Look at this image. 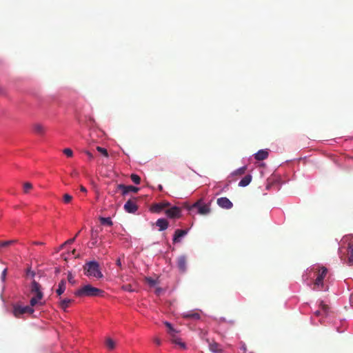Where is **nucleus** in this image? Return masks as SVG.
Masks as SVG:
<instances>
[{
	"label": "nucleus",
	"mask_w": 353,
	"mask_h": 353,
	"mask_svg": "<svg viewBox=\"0 0 353 353\" xmlns=\"http://www.w3.org/2000/svg\"><path fill=\"white\" fill-rule=\"evenodd\" d=\"M170 205V204L168 202L155 203L152 206L151 210H152V212H153L154 213H159L163 210L169 207Z\"/></svg>",
	"instance_id": "nucleus-12"
},
{
	"label": "nucleus",
	"mask_w": 353,
	"mask_h": 353,
	"mask_svg": "<svg viewBox=\"0 0 353 353\" xmlns=\"http://www.w3.org/2000/svg\"><path fill=\"white\" fill-rule=\"evenodd\" d=\"M183 318L186 319L199 320L201 319V315L194 311H190L188 312L183 313L182 314Z\"/></svg>",
	"instance_id": "nucleus-16"
},
{
	"label": "nucleus",
	"mask_w": 353,
	"mask_h": 353,
	"mask_svg": "<svg viewBox=\"0 0 353 353\" xmlns=\"http://www.w3.org/2000/svg\"><path fill=\"white\" fill-rule=\"evenodd\" d=\"M209 345L210 351L214 353H222L223 350L220 344L216 342H210L208 339L206 340Z\"/></svg>",
	"instance_id": "nucleus-14"
},
{
	"label": "nucleus",
	"mask_w": 353,
	"mask_h": 353,
	"mask_svg": "<svg viewBox=\"0 0 353 353\" xmlns=\"http://www.w3.org/2000/svg\"><path fill=\"white\" fill-rule=\"evenodd\" d=\"M73 301L72 299H61L59 305L60 308H61L63 310L65 311L66 309L69 307V305Z\"/></svg>",
	"instance_id": "nucleus-20"
},
{
	"label": "nucleus",
	"mask_w": 353,
	"mask_h": 353,
	"mask_svg": "<svg viewBox=\"0 0 353 353\" xmlns=\"http://www.w3.org/2000/svg\"><path fill=\"white\" fill-rule=\"evenodd\" d=\"M85 152L86 155L88 156V157L89 158V159L91 160V159H92L94 158L92 154L90 152L85 151Z\"/></svg>",
	"instance_id": "nucleus-40"
},
{
	"label": "nucleus",
	"mask_w": 353,
	"mask_h": 353,
	"mask_svg": "<svg viewBox=\"0 0 353 353\" xmlns=\"http://www.w3.org/2000/svg\"><path fill=\"white\" fill-rule=\"evenodd\" d=\"M34 311V309L29 305H14L13 309V314L15 317L19 318L23 314H32Z\"/></svg>",
	"instance_id": "nucleus-6"
},
{
	"label": "nucleus",
	"mask_w": 353,
	"mask_h": 353,
	"mask_svg": "<svg viewBox=\"0 0 353 353\" xmlns=\"http://www.w3.org/2000/svg\"><path fill=\"white\" fill-rule=\"evenodd\" d=\"M137 198L128 200L124 205V210L128 213H135L138 209Z\"/></svg>",
	"instance_id": "nucleus-8"
},
{
	"label": "nucleus",
	"mask_w": 353,
	"mask_h": 353,
	"mask_svg": "<svg viewBox=\"0 0 353 353\" xmlns=\"http://www.w3.org/2000/svg\"><path fill=\"white\" fill-rule=\"evenodd\" d=\"M7 274V269H4L1 273V279L3 281H5Z\"/></svg>",
	"instance_id": "nucleus-38"
},
{
	"label": "nucleus",
	"mask_w": 353,
	"mask_h": 353,
	"mask_svg": "<svg viewBox=\"0 0 353 353\" xmlns=\"http://www.w3.org/2000/svg\"><path fill=\"white\" fill-rule=\"evenodd\" d=\"M68 281L72 285L75 283V280L71 272H69L68 274Z\"/></svg>",
	"instance_id": "nucleus-37"
},
{
	"label": "nucleus",
	"mask_w": 353,
	"mask_h": 353,
	"mask_svg": "<svg viewBox=\"0 0 353 353\" xmlns=\"http://www.w3.org/2000/svg\"><path fill=\"white\" fill-rule=\"evenodd\" d=\"M65 288L66 281L64 279H62L58 285V288L56 290V293L58 296H61L65 292Z\"/></svg>",
	"instance_id": "nucleus-21"
},
{
	"label": "nucleus",
	"mask_w": 353,
	"mask_h": 353,
	"mask_svg": "<svg viewBox=\"0 0 353 353\" xmlns=\"http://www.w3.org/2000/svg\"><path fill=\"white\" fill-rule=\"evenodd\" d=\"M165 214L170 219H179L181 216V210L179 207L173 206L165 210Z\"/></svg>",
	"instance_id": "nucleus-7"
},
{
	"label": "nucleus",
	"mask_w": 353,
	"mask_h": 353,
	"mask_svg": "<svg viewBox=\"0 0 353 353\" xmlns=\"http://www.w3.org/2000/svg\"><path fill=\"white\" fill-rule=\"evenodd\" d=\"M148 281L149 283H150L151 285L155 284V281L152 279H148Z\"/></svg>",
	"instance_id": "nucleus-45"
},
{
	"label": "nucleus",
	"mask_w": 353,
	"mask_h": 353,
	"mask_svg": "<svg viewBox=\"0 0 353 353\" xmlns=\"http://www.w3.org/2000/svg\"><path fill=\"white\" fill-rule=\"evenodd\" d=\"M63 152L68 157H71L73 155V152L70 148H65Z\"/></svg>",
	"instance_id": "nucleus-35"
},
{
	"label": "nucleus",
	"mask_w": 353,
	"mask_h": 353,
	"mask_svg": "<svg viewBox=\"0 0 353 353\" xmlns=\"http://www.w3.org/2000/svg\"><path fill=\"white\" fill-rule=\"evenodd\" d=\"M245 349H246V348H245V347L243 345V350H245Z\"/></svg>",
	"instance_id": "nucleus-46"
},
{
	"label": "nucleus",
	"mask_w": 353,
	"mask_h": 353,
	"mask_svg": "<svg viewBox=\"0 0 353 353\" xmlns=\"http://www.w3.org/2000/svg\"><path fill=\"white\" fill-rule=\"evenodd\" d=\"M97 150L98 152H99L100 153H101L103 155H104L105 157H108V151L106 149L103 148H101L100 146H97Z\"/></svg>",
	"instance_id": "nucleus-32"
},
{
	"label": "nucleus",
	"mask_w": 353,
	"mask_h": 353,
	"mask_svg": "<svg viewBox=\"0 0 353 353\" xmlns=\"http://www.w3.org/2000/svg\"><path fill=\"white\" fill-rule=\"evenodd\" d=\"M32 276H34V272H32Z\"/></svg>",
	"instance_id": "nucleus-47"
},
{
	"label": "nucleus",
	"mask_w": 353,
	"mask_h": 353,
	"mask_svg": "<svg viewBox=\"0 0 353 353\" xmlns=\"http://www.w3.org/2000/svg\"><path fill=\"white\" fill-rule=\"evenodd\" d=\"M327 273V269L325 267H321L319 270L316 278L314 283V290H321L323 288V279Z\"/></svg>",
	"instance_id": "nucleus-4"
},
{
	"label": "nucleus",
	"mask_w": 353,
	"mask_h": 353,
	"mask_svg": "<svg viewBox=\"0 0 353 353\" xmlns=\"http://www.w3.org/2000/svg\"><path fill=\"white\" fill-rule=\"evenodd\" d=\"M247 170V166H243L237 170H236L232 174L233 175H243L245 173Z\"/></svg>",
	"instance_id": "nucleus-26"
},
{
	"label": "nucleus",
	"mask_w": 353,
	"mask_h": 353,
	"mask_svg": "<svg viewBox=\"0 0 353 353\" xmlns=\"http://www.w3.org/2000/svg\"><path fill=\"white\" fill-rule=\"evenodd\" d=\"M165 325L168 329V333L171 336V340L173 343L180 345L183 349L185 348V344L183 343L179 338L177 337L176 334L178 332L172 327V324L169 322H165Z\"/></svg>",
	"instance_id": "nucleus-5"
},
{
	"label": "nucleus",
	"mask_w": 353,
	"mask_h": 353,
	"mask_svg": "<svg viewBox=\"0 0 353 353\" xmlns=\"http://www.w3.org/2000/svg\"><path fill=\"white\" fill-rule=\"evenodd\" d=\"M218 205L223 209H231L233 206L232 203L227 197H221L217 199L216 201Z\"/></svg>",
	"instance_id": "nucleus-10"
},
{
	"label": "nucleus",
	"mask_w": 353,
	"mask_h": 353,
	"mask_svg": "<svg viewBox=\"0 0 353 353\" xmlns=\"http://www.w3.org/2000/svg\"><path fill=\"white\" fill-rule=\"evenodd\" d=\"M83 269L85 274L88 276H92L97 279H101L103 276L100 270L99 264L97 261H89L86 263L83 266Z\"/></svg>",
	"instance_id": "nucleus-2"
},
{
	"label": "nucleus",
	"mask_w": 353,
	"mask_h": 353,
	"mask_svg": "<svg viewBox=\"0 0 353 353\" xmlns=\"http://www.w3.org/2000/svg\"><path fill=\"white\" fill-rule=\"evenodd\" d=\"M72 177H77L79 176V172L77 170H73L70 174Z\"/></svg>",
	"instance_id": "nucleus-39"
},
{
	"label": "nucleus",
	"mask_w": 353,
	"mask_h": 353,
	"mask_svg": "<svg viewBox=\"0 0 353 353\" xmlns=\"http://www.w3.org/2000/svg\"><path fill=\"white\" fill-rule=\"evenodd\" d=\"M188 231L186 230H176L172 239L173 243H179L181 241V238L186 235Z\"/></svg>",
	"instance_id": "nucleus-13"
},
{
	"label": "nucleus",
	"mask_w": 353,
	"mask_h": 353,
	"mask_svg": "<svg viewBox=\"0 0 353 353\" xmlns=\"http://www.w3.org/2000/svg\"><path fill=\"white\" fill-rule=\"evenodd\" d=\"M187 259L185 256H180L177 259V266L181 272H184L186 270Z\"/></svg>",
	"instance_id": "nucleus-15"
},
{
	"label": "nucleus",
	"mask_w": 353,
	"mask_h": 353,
	"mask_svg": "<svg viewBox=\"0 0 353 353\" xmlns=\"http://www.w3.org/2000/svg\"><path fill=\"white\" fill-rule=\"evenodd\" d=\"M74 294L76 296L78 297L103 296L104 294V291L88 284L78 289L74 292Z\"/></svg>",
	"instance_id": "nucleus-1"
},
{
	"label": "nucleus",
	"mask_w": 353,
	"mask_h": 353,
	"mask_svg": "<svg viewBox=\"0 0 353 353\" xmlns=\"http://www.w3.org/2000/svg\"><path fill=\"white\" fill-rule=\"evenodd\" d=\"M196 210L197 212L201 215H207L210 212V207L209 204L204 203L202 199H199L190 208V211Z\"/></svg>",
	"instance_id": "nucleus-3"
},
{
	"label": "nucleus",
	"mask_w": 353,
	"mask_h": 353,
	"mask_svg": "<svg viewBox=\"0 0 353 353\" xmlns=\"http://www.w3.org/2000/svg\"><path fill=\"white\" fill-rule=\"evenodd\" d=\"M328 311V306L325 304H323V303H321V310H318L314 312V314L316 316H319L321 315V314H323L325 315L327 314Z\"/></svg>",
	"instance_id": "nucleus-23"
},
{
	"label": "nucleus",
	"mask_w": 353,
	"mask_h": 353,
	"mask_svg": "<svg viewBox=\"0 0 353 353\" xmlns=\"http://www.w3.org/2000/svg\"><path fill=\"white\" fill-rule=\"evenodd\" d=\"M16 242L14 240L6 241L0 242V250L3 248H6L8 246L14 244Z\"/></svg>",
	"instance_id": "nucleus-25"
},
{
	"label": "nucleus",
	"mask_w": 353,
	"mask_h": 353,
	"mask_svg": "<svg viewBox=\"0 0 353 353\" xmlns=\"http://www.w3.org/2000/svg\"><path fill=\"white\" fill-rule=\"evenodd\" d=\"M268 152L264 150H260L254 154V158L258 161H263L268 158Z\"/></svg>",
	"instance_id": "nucleus-19"
},
{
	"label": "nucleus",
	"mask_w": 353,
	"mask_h": 353,
	"mask_svg": "<svg viewBox=\"0 0 353 353\" xmlns=\"http://www.w3.org/2000/svg\"><path fill=\"white\" fill-rule=\"evenodd\" d=\"M122 289L125 291L128 292H132L133 289L132 288V285L130 284H126L122 286Z\"/></svg>",
	"instance_id": "nucleus-36"
},
{
	"label": "nucleus",
	"mask_w": 353,
	"mask_h": 353,
	"mask_svg": "<svg viewBox=\"0 0 353 353\" xmlns=\"http://www.w3.org/2000/svg\"><path fill=\"white\" fill-rule=\"evenodd\" d=\"M74 239H75V237H74V238H72V239H70L68 240V241L65 243V244H66V243H69V244L72 243L74 241Z\"/></svg>",
	"instance_id": "nucleus-43"
},
{
	"label": "nucleus",
	"mask_w": 353,
	"mask_h": 353,
	"mask_svg": "<svg viewBox=\"0 0 353 353\" xmlns=\"http://www.w3.org/2000/svg\"><path fill=\"white\" fill-rule=\"evenodd\" d=\"M168 221L165 219H159L156 221V225L159 227V231L165 230L168 228Z\"/></svg>",
	"instance_id": "nucleus-18"
},
{
	"label": "nucleus",
	"mask_w": 353,
	"mask_h": 353,
	"mask_svg": "<svg viewBox=\"0 0 353 353\" xmlns=\"http://www.w3.org/2000/svg\"><path fill=\"white\" fill-rule=\"evenodd\" d=\"M31 292L34 293L39 299H41L43 296V294L41 291V285L34 280L32 282Z\"/></svg>",
	"instance_id": "nucleus-11"
},
{
	"label": "nucleus",
	"mask_w": 353,
	"mask_h": 353,
	"mask_svg": "<svg viewBox=\"0 0 353 353\" xmlns=\"http://www.w3.org/2000/svg\"><path fill=\"white\" fill-rule=\"evenodd\" d=\"M32 189V185L30 182H26L23 183V192L27 194L30 190Z\"/></svg>",
	"instance_id": "nucleus-29"
},
{
	"label": "nucleus",
	"mask_w": 353,
	"mask_h": 353,
	"mask_svg": "<svg viewBox=\"0 0 353 353\" xmlns=\"http://www.w3.org/2000/svg\"><path fill=\"white\" fill-rule=\"evenodd\" d=\"M80 190L84 193L87 192V189L83 185H80Z\"/></svg>",
	"instance_id": "nucleus-42"
},
{
	"label": "nucleus",
	"mask_w": 353,
	"mask_h": 353,
	"mask_svg": "<svg viewBox=\"0 0 353 353\" xmlns=\"http://www.w3.org/2000/svg\"><path fill=\"white\" fill-rule=\"evenodd\" d=\"M117 190H121L123 195H125L130 192H137L139 190V188L132 185H125L123 184L117 185Z\"/></svg>",
	"instance_id": "nucleus-9"
},
{
	"label": "nucleus",
	"mask_w": 353,
	"mask_h": 353,
	"mask_svg": "<svg viewBox=\"0 0 353 353\" xmlns=\"http://www.w3.org/2000/svg\"><path fill=\"white\" fill-rule=\"evenodd\" d=\"M100 222L101 224H106L109 226L112 225L113 223L110 217H101L100 218Z\"/></svg>",
	"instance_id": "nucleus-27"
},
{
	"label": "nucleus",
	"mask_w": 353,
	"mask_h": 353,
	"mask_svg": "<svg viewBox=\"0 0 353 353\" xmlns=\"http://www.w3.org/2000/svg\"><path fill=\"white\" fill-rule=\"evenodd\" d=\"M97 236H98V232L92 230L91 237H92V239L94 240V241L92 243V245H95V243H97Z\"/></svg>",
	"instance_id": "nucleus-31"
},
{
	"label": "nucleus",
	"mask_w": 353,
	"mask_h": 353,
	"mask_svg": "<svg viewBox=\"0 0 353 353\" xmlns=\"http://www.w3.org/2000/svg\"><path fill=\"white\" fill-rule=\"evenodd\" d=\"M105 345L110 350H113L115 347V343L110 338L106 339Z\"/></svg>",
	"instance_id": "nucleus-28"
},
{
	"label": "nucleus",
	"mask_w": 353,
	"mask_h": 353,
	"mask_svg": "<svg viewBox=\"0 0 353 353\" xmlns=\"http://www.w3.org/2000/svg\"><path fill=\"white\" fill-rule=\"evenodd\" d=\"M63 199L64 203H69L72 201V196L68 194H65L63 196Z\"/></svg>",
	"instance_id": "nucleus-33"
},
{
	"label": "nucleus",
	"mask_w": 353,
	"mask_h": 353,
	"mask_svg": "<svg viewBox=\"0 0 353 353\" xmlns=\"http://www.w3.org/2000/svg\"><path fill=\"white\" fill-rule=\"evenodd\" d=\"M40 299H38L37 296H35V297H32L31 299H30V307H34L36 304H37L38 301H39Z\"/></svg>",
	"instance_id": "nucleus-34"
},
{
	"label": "nucleus",
	"mask_w": 353,
	"mask_h": 353,
	"mask_svg": "<svg viewBox=\"0 0 353 353\" xmlns=\"http://www.w3.org/2000/svg\"><path fill=\"white\" fill-rule=\"evenodd\" d=\"M154 343L158 345H161V340L159 339V338H155L154 339Z\"/></svg>",
	"instance_id": "nucleus-41"
},
{
	"label": "nucleus",
	"mask_w": 353,
	"mask_h": 353,
	"mask_svg": "<svg viewBox=\"0 0 353 353\" xmlns=\"http://www.w3.org/2000/svg\"><path fill=\"white\" fill-rule=\"evenodd\" d=\"M116 263L117 265L121 268V259H118L116 261Z\"/></svg>",
	"instance_id": "nucleus-44"
},
{
	"label": "nucleus",
	"mask_w": 353,
	"mask_h": 353,
	"mask_svg": "<svg viewBox=\"0 0 353 353\" xmlns=\"http://www.w3.org/2000/svg\"><path fill=\"white\" fill-rule=\"evenodd\" d=\"M131 180L135 183V184H139L141 183V178L139 176H138L136 174H132L130 176Z\"/></svg>",
	"instance_id": "nucleus-30"
},
{
	"label": "nucleus",
	"mask_w": 353,
	"mask_h": 353,
	"mask_svg": "<svg viewBox=\"0 0 353 353\" xmlns=\"http://www.w3.org/2000/svg\"><path fill=\"white\" fill-rule=\"evenodd\" d=\"M252 179L251 174L245 175L239 183V185L241 187H245L250 184Z\"/></svg>",
	"instance_id": "nucleus-22"
},
{
	"label": "nucleus",
	"mask_w": 353,
	"mask_h": 353,
	"mask_svg": "<svg viewBox=\"0 0 353 353\" xmlns=\"http://www.w3.org/2000/svg\"><path fill=\"white\" fill-rule=\"evenodd\" d=\"M32 129L34 132L39 135H43L46 130L44 125L38 123L32 125Z\"/></svg>",
	"instance_id": "nucleus-17"
},
{
	"label": "nucleus",
	"mask_w": 353,
	"mask_h": 353,
	"mask_svg": "<svg viewBox=\"0 0 353 353\" xmlns=\"http://www.w3.org/2000/svg\"><path fill=\"white\" fill-rule=\"evenodd\" d=\"M349 254L348 263L353 265V243L349 244Z\"/></svg>",
	"instance_id": "nucleus-24"
}]
</instances>
